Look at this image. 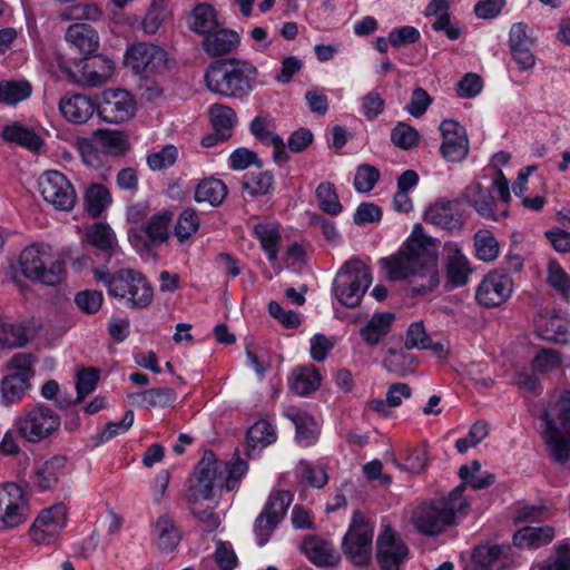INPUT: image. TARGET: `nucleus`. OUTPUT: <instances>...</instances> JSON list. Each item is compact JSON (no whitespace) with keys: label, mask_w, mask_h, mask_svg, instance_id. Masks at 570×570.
<instances>
[{"label":"nucleus","mask_w":570,"mask_h":570,"mask_svg":"<svg viewBox=\"0 0 570 570\" xmlns=\"http://www.w3.org/2000/svg\"><path fill=\"white\" fill-rule=\"evenodd\" d=\"M430 245V237L416 224L404 248L395 256L381 258L380 264L390 279H407L413 295L426 294L440 283L436 257Z\"/></svg>","instance_id":"f257e3e1"},{"label":"nucleus","mask_w":570,"mask_h":570,"mask_svg":"<svg viewBox=\"0 0 570 570\" xmlns=\"http://www.w3.org/2000/svg\"><path fill=\"white\" fill-rule=\"evenodd\" d=\"M463 493L464 484H459L448 497L420 504L411 518L415 529L424 535L435 537L454 525L456 515L466 514L469 507Z\"/></svg>","instance_id":"f03ea898"},{"label":"nucleus","mask_w":570,"mask_h":570,"mask_svg":"<svg viewBox=\"0 0 570 570\" xmlns=\"http://www.w3.org/2000/svg\"><path fill=\"white\" fill-rule=\"evenodd\" d=\"M257 69L247 61L230 58L209 63L205 72L207 88L227 98L243 99L253 90Z\"/></svg>","instance_id":"7ed1b4c3"},{"label":"nucleus","mask_w":570,"mask_h":570,"mask_svg":"<svg viewBox=\"0 0 570 570\" xmlns=\"http://www.w3.org/2000/svg\"><path fill=\"white\" fill-rule=\"evenodd\" d=\"M95 278L104 282L109 296L124 301L131 309L148 307L154 298V289L147 277L135 269L121 268L115 273L95 269Z\"/></svg>","instance_id":"20e7f679"},{"label":"nucleus","mask_w":570,"mask_h":570,"mask_svg":"<svg viewBox=\"0 0 570 570\" xmlns=\"http://www.w3.org/2000/svg\"><path fill=\"white\" fill-rule=\"evenodd\" d=\"M546 424L544 442L551 459L564 464L570 460V391H564L559 400L549 404L542 415Z\"/></svg>","instance_id":"39448f33"},{"label":"nucleus","mask_w":570,"mask_h":570,"mask_svg":"<svg viewBox=\"0 0 570 570\" xmlns=\"http://www.w3.org/2000/svg\"><path fill=\"white\" fill-rule=\"evenodd\" d=\"M22 274L48 286L59 285L63 281L65 258H53L49 245H32L22 250L19 257Z\"/></svg>","instance_id":"423d86ee"},{"label":"nucleus","mask_w":570,"mask_h":570,"mask_svg":"<svg viewBox=\"0 0 570 570\" xmlns=\"http://www.w3.org/2000/svg\"><path fill=\"white\" fill-rule=\"evenodd\" d=\"M372 284V274L364 262L352 258L343 264L334 279L337 301L348 307H356Z\"/></svg>","instance_id":"0eeeda50"},{"label":"nucleus","mask_w":570,"mask_h":570,"mask_svg":"<svg viewBox=\"0 0 570 570\" xmlns=\"http://www.w3.org/2000/svg\"><path fill=\"white\" fill-rule=\"evenodd\" d=\"M373 533V523L355 511L342 540V551L354 566L366 567L371 563Z\"/></svg>","instance_id":"6e6552de"},{"label":"nucleus","mask_w":570,"mask_h":570,"mask_svg":"<svg viewBox=\"0 0 570 570\" xmlns=\"http://www.w3.org/2000/svg\"><path fill=\"white\" fill-rule=\"evenodd\" d=\"M194 474L195 483L189 487L187 492V498L193 503L212 499L215 488H225L223 462H219L210 450L204 452Z\"/></svg>","instance_id":"1a4fd4ad"},{"label":"nucleus","mask_w":570,"mask_h":570,"mask_svg":"<svg viewBox=\"0 0 570 570\" xmlns=\"http://www.w3.org/2000/svg\"><path fill=\"white\" fill-rule=\"evenodd\" d=\"M60 416L50 407L38 404L26 410L16 420L19 433L29 442H39L60 426Z\"/></svg>","instance_id":"9d476101"},{"label":"nucleus","mask_w":570,"mask_h":570,"mask_svg":"<svg viewBox=\"0 0 570 570\" xmlns=\"http://www.w3.org/2000/svg\"><path fill=\"white\" fill-rule=\"evenodd\" d=\"M167 61V52L150 42L135 43L126 51V65L146 80L164 73Z\"/></svg>","instance_id":"9b49d317"},{"label":"nucleus","mask_w":570,"mask_h":570,"mask_svg":"<svg viewBox=\"0 0 570 570\" xmlns=\"http://www.w3.org/2000/svg\"><path fill=\"white\" fill-rule=\"evenodd\" d=\"M39 190L43 199L59 210H71L77 194L69 179L58 170L43 173L39 178Z\"/></svg>","instance_id":"f8f14e48"},{"label":"nucleus","mask_w":570,"mask_h":570,"mask_svg":"<svg viewBox=\"0 0 570 570\" xmlns=\"http://www.w3.org/2000/svg\"><path fill=\"white\" fill-rule=\"evenodd\" d=\"M292 500L293 494L285 490L275 491L269 495L264 510L255 522V533L259 546H264L268 541L271 533L285 517Z\"/></svg>","instance_id":"ddd939ff"},{"label":"nucleus","mask_w":570,"mask_h":570,"mask_svg":"<svg viewBox=\"0 0 570 570\" xmlns=\"http://www.w3.org/2000/svg\"><path fill=\"white\" fill-rule=\"evenodd\" d=\"M27 514L22 489L14 483L0 487V530L18 527L26 521Z\"/></svg>","instance_id":"4468645a"},{"label":"nucleus","mask_w":570,"mask_h":570,"mask_svg":"<svg viewBox=\"0 0 570 570\" xmlns=\"http://www.w3.org/2000/svg\"><path fill=\"white\" fill-rule=\"evenodd\" d=\"M409 556L405 542L387 525L376 539V561L381 570H400Z\"/></svg>","instance_id":"2eb2a0df"},{"label":"nucleus","mask_w":570,"mask_h":570,"mask_svg":"<svg viewBox=\"0 0 570 570\" xmlns=\"http://www.w3.org/2000/svg\"><path fill=\"white\" fill-rule=\"evenodd\" d=\"M513 292V281L507 273L498 271L485 275L479 285L475 298L479 304L491 308L503 304Z\"/></svg>","instance_id":"dca6fc26"},{"label":"nucleus","mask_w":570,"mask_h":570,"mask_svg":"<svg viewBox=\"0 0 570 570\" xmlns=\"http://www.w3.org/2000/svg\"><path fill=\"white\" fill-rule=\"evenodd\" d=\"M97 110L101 119L107 122H124L134 115V101L128 91L109 89L102 92Z\"/></svg>","instance_id":"f3484780"},{"label":"nucleus","mask_w":570,"mask_h":570,"mask_svg":"<svg viewBox=\"0 0 570 570\" xmlns=\"http://www.w3.org/2000/svg\"><path fill=\"white\" fill-rule=\"evenodd\" d=\"M442 134L441 153L449 161L458 163L469 154V139L465 128L454 119H445L440 125Z\"/></svg>","instance_id":"a211bd4d"},{"label":"nucleus","mask_w":570,"mask_h":570,"mask_svg":"<svg viewBox=\"0 0 570 570\" xmlns=\"http://www.w3.org/2000/svg\"><path fill=\"white\" fill-rule=\"evenodd\" d=\"M40 327L41 323L35 318L0 323V348L12 350L24 346L36 336Z\"/></svg>","instance_id":"6ab92c4d"},{"label":"nucleus","mask_w":570,"mask_h":570,"mask_svg":"<svg viewBox=\"0 0 570 570\" xmlns=\"http://www.w3.org/2000/svg\"><path fill=\"white\" fill-rule=\"evenodd\" d=\"M461 199L438 200L430 205L424 214V222L436 227L453 230L462 226V216L458 210Z\"/></svg>","instance_id":"aec40b11"},{"label":"nucleus","mask_w":570,"mask_h":570,"mask_svg":"<svg viewBox=\"0 0 570 570\" xmlns=\"http://www.w3.org/2000/svg\"><path fill=\"white\" fill-rule=\"evenodd\" d=\"M239 35L228 28L213 29L202 41L203 50L212 58L228 55L239 46Z\"/></svg>","instance_id":"412c9836"},{"label":"nucleus","mask_w":570,"mask_h":570,"mask_svg":"<svg viewBox=\"0 0 570 570\" xmlns=\"http://www.w3.org/2000/svg\"><path fill=\"white\" fill-rule=\"evenodd\" d=\"M302 549L306 557L316 566L334 567L341 560V556L333 544L317 535L305 537Z\"/></svg>","instance_id":"4be33fe9"},{"label":"nucleus","mask_w":570,"mask_h":570,"mask_svg":"<svg viewBox=\"0 0 570 570\" xmlns=\"http://www.w3.org/2000/svg\"><path fill=\"white\" fill-rule=\"evenodd\" d=\"M59 110L63 118L73 124H85L94 115L95 104L85 95L65 96L59 101Z\"/></svg>","instance_id":"5701e85b"},{"label":"nucleus","mask_w":570,"mask_h":570,"mask_svg":"<svg viewBox=\"0 0 570 570\" xmlns=\"http://www.w3.org/2000/svg\"><path fill=\"white\" fill-rule=\"evenodd\" d=\"M462 199L472 206L484 218L498 219L494 207L495 199L489 188H484L479 181H472L462 193Z\"/></svg>","instance_id":"b1692460"},{"label":"nucleus","mask_w":570,"mask_h":570,"mask_svg":"<svg viewBox=\"0 0 570 570\" xmlns=\"http://www.w3.org/2000/svg\"><path fill=\"white\" fill-rule=\"evenodd\" d=\"M66 40L75 46L85 58L92 55L99 46V37L94 28L86 23L71 24L66 31Z\"/></svg>","instance_id":"393cba45"},{"label":"nucleus","mask_w":570,"mask_h":570,"mask_svg":"<svg viewBox=\"0 0 570 570\" xmlns=\"http://www.w3.org/2000/svg\"><path fill=\"white\" fill-rule=\"evenodd\" d=\"M114 61L105 56L83 58L81 72L83 79L90 86L102 85L114 72Z\"/></svg>","instance_id":"a878e982"},{"label":"nucleus","mask_w":570,"mask_h":570,"mask_svg":"<svg viewBox=\"0 0 570 570\" xmlns=\"http://www.w3.org/2000/svg\"><path fill=\"white\" fill-rule=\"evenodd\" d=\"M134 405L149 407H165L171 405L177 394L171 387H154L128 395Z\"/></svg>","instance_id":"bb28decb"},{"label":"nucleus","mask_w":570,"mask_h":570,"mask_svg":"<svg viewBox=\"0 0 570 570\" xmlns=\"http://www.w3.org/2000/svg\"><path fill=\"white\" fill-rule=\"evenodd\" d=\"M507 566L503 549L499 546H480L472 554L473 570H502Z\"/></svg>","instance_id":"cd10ccee"},{"label":"nucleus","mask_w":570,"mask_h":570,"mask_svg":"<svg viewBox=\"0 0 570 570\" xmlns=\"http://www.w3.org/2000/svg\"><path fill=\"white\" fill-rule=\"evenodd\" d=\"M394 321V314L390 312L376 313L372 318L360 330V335L363 341L374 346L387 335L392 323Z\"/></svg>","instance_id":"c85d7f7f"},{"label":"nucleus","mask_w":570,"mask_h":570,"mask_svg":"<svg viewBox=\"0 0 570 570\" xmlns=\"http://www.w3.org/2000/svg\"><path fill=\"white\" fill-rule=\"evenodd\" d=\"M554 529L550 525L524 527L513 535V543L518 548H539L553 540Z\"/></svg>","instance_id":"c756f323"},{"label":"nucleus","mask_w":570,"mask_h":570,"mask_svg":"<svg viewBox=\"0 0 570 570\" xmlns=\"http://www.w3.org/2000/svg\"><path fill=\"white\" fill-rule=\"evenodd\" d=\"M219 26L217 21V12L209 3H198L191 10L188 17L189 29L198 35L206 36L213 29Z\"/></svg>","instance_id":"7c9ffc66"},{"label":"nucleus","mask_w":570,"mask_h":570,"mask_svg":"<svg viewBox=\"0 0 570 570\" xmlns=\"http://www.w3.org/2000/svg\"><path fill=\"white\" fill-rule=\"evenodd\" d=\"M321 385V375L314 365L301 366L292 373L291 390L304 396L316 391Z\"/></svg>","instance_id":"2f4dec72"},{"label":"nucleus","mask_w":570,"mask_h":570,"mask_svg":"<svg viewBox=\"0 0 570 570\" xmlns=\"http://www.w3.org/2000/svg\"><path fill=\"white\" fill-rule=\"evenodd\" d=\"M94 141L104 155L120 156L129 148L126 135L117 130L99 129L94 135Z\"/></svg>","instance_id":"473e14b6"},{"label":"nucleus","mask_w":570,"mask_h":570,"mask_svg":"<svg viewBox=\"0 0 570 570\" xmlns=\"http://www.w3.org/2000/svg\"><path fill=\"white\" fill-rule=\"evenodd\" d=\"M254 234L259 239L261 246L266 252L269 262L275 263L282 242L278 225L274 223H258L254 226Z\"/></svg>","instance_id":"72a5a7b5"},{"label":"nucleus","mask_w":570,"mask_h":570,"mask_svg":"<svg viewBox=\"0 0 570 570\" xmlns=\"http://www.w3.org/2000/svg\"><path fill=\"white\" fill-rule=\"evenodd\" d=\"M158 548L163 551H174L179 544L181 534L173 518L168 514L160 515L155 524Z\"/></svg>","instance_id":"f704fd0d"},{"label":"nucleus","mask_w":570,"mask_h":570,"mask_svg":"<svg viewBox=\"0 0 570 570\" xmlns=\"http://www.w3.org/2000/svg\"><path fill=\"white\" fill-rule=\"evenodd\" d=\"M86 242L108 255H112L117 247V240L111 228L102 223L90 226L85 235Z\"/></svg>","instance_id":"c9c22d12"},{"label":"nucleus","mask_w":570,"mask_h":570,"mask_svg":"<svg viewBox=\"0 0 570 570\" xmlns=\"http://www.w3.org/2000/svg\"><path fill=\"white\" fill-rule=\"evenodd\" d=\"M274 176L268 170L259 167L245 174L243 178V190L250 197L264 196L273 187Z\"/></svg>","instance_id":"e433bc0d"},{"label":"nucleus","mask_w":570,"mask_h":570,"mask_svg":"<svg viewBox=\"0 0 570 570\" xmlns=\"http://www.w3.org/2000/svg\"><path fill=\"white\" fill-rule=\"evenodd\" d=\"M227 195V187L216 178L202 180L195 189V200L197 203H209L212 206H219Z\"/></svg>","instance_id":"4c0bfd02"},{"label":"nucleus","mask_w":570,"mask_h":570,"mask_svg":"<svg viewBox=\"0 0 570 570\" xmlns=\"http://www.w3.org/2000/svg\"><path fill=\"white\" fill-rule=\"evenodd\" d=\"M65 465V456L51 458L37 471L33 483L42 491L52 489L57 484Z\"/></svg>","instance_id":"58836bf2"},{"label":"nucleus","mask_w":570,"mask_h":570,"mask_svg":"<svg viewBox=\"0 0 570 570\" xmlns=\"http://www.w3.org/2000/svg\"><path fill=\"white\" fill-rule=\"evenodd\" d=\"M2 138L10 142H16L32 151H37L41 145V138L35 132L33 129L24 127L20 124L6 126L2 130Z\"/></svg>","instance_id":"ea45409f"},{"label":"nucleus","mask_w":570,"mask_h":570,"mask_svg":"<svg viewBox=\"0 0 570 570\" xmlns=\"http://www.w3.org/2000/svg\"><path fill=\"white\" fill-rule=\"evenodd\" d=\"M30 389V382L26 374H9L1 382V397L4 405H10L22 399L27 390Z\"/></svg>","instance_id":"a19ab883"},{"label":"nucleus","mask_w":570,"mask_h":570,"mask_svg":"<svg viewBox=\"0 0 570 570\" xmlns=\"http://www.w3.org/2000/svg\"><path fill=\"white\" fill-rule=\"evenodd\" d=\"M247 451L246 454L252 456V452L256 448H265L276 440L273 426L265 420L255 422L247 431Z\"/></svg>","instance_id":"79ce46f5"},{"label":"nucleus","mask_w":570,"mask_h":570,"mask_svg":"<svg viewBox=\"0 0 570 570\" xmlns=\"http://www.w3.org/2000/svg\"><path fill=\"white\" fill-rule=\"evenodd\" d=\"M86 209L92 218H98L111 203L108 188L101 184H91L85 194Z\"/></svg>","instance_id":"37998d69"},{"label":"nucleus","mask_w":570,"mask_h":570,"mask_svg":"<svg viewBox=\"0 0 570 570\" xmlns=\"http://www.w3.org/2000/svg\"><path fill=\"white\" fill-rule=\"evenodd\" d=\"M213 129L222 138H230L236 124V112L228 106L215 104L210 107Z\"/></svg>","instance_id":"c03bdc74"},{"label":"nucleus","mask_w":570,"mask_h":570,"mask_svg":"<svg viewBox=\"0 0 570 570\" xmlns=\"http://www.w3.org/2000/svg\"><path fill=\"white\" fill-rule=\"evenodd\" d=\"M58 17L62 21H98L102 17V11L96 3L80 1L66 7L59 12Z\"/></svg>","instance_id":"a18cd8bd"},{"label":"nucleus","mask_w":570,"mask_h":570,"mask_svg":"<svg viewBox=\"0 0 570 570\" xmlns=\"http://www.w3.org/2000/svg\"><path fill=\"white\" fill-rule=\"evenodd\" d=\"M385 368L399 376H405L414 372L416 366L415 356L407 354L403 351H395L390 348L387 356L383 361Z\"/></svg>","instance_id":"49530a36"},{"label":"nucleus","mask_w":570,"mask_h":570,"mask_svg":"<svg viewBox=\"0 0 570 570\" xmlns=\"http://www.w3.org/2000/svg\"><path fill=\"white\" fill-rule=\"evenodd\" d=\"M481 471V463L478 460H473L469 465H462L459 470V476L462 480L461 484H470L475 490L487 489L495 482V475L488 473L485 476L480 478L479 472Z\"/></svg>","instance_id":"de8ad7c7"},{"label":"nucleus","mask_w":570,"mask_h":570,"mask_svg":"<svg viewBox=\"0 0 570 570\" xmlns=\"http://www.w3.org/2000/svg\"><path fill=\"white\" fill-rule=\"evenodd\" d=\"M474 249L479 259L491 262L498 257L500 245L490 230L481 229L474 235Z\"/></svg>","instance_id":"09e8293b"},{"label":"nucleus","mask_w":570,"mask_h":570,"mask_svg":"<svg viewBox=\"0 0 570 570\" xmlns=\"http://www.w3.org/2000/svg\"><path fill=\"white\" fill-rule=\"evenodd\" d=\"M31 95V86L26 80L0 81V102L14 105Z\"/></svg>","instance_id":"8fccbe9b"},{"label":"nucleus","mask_w":570,"mask_h":570,"mask_svg":"<svg viewBox=\"0 0 570 570\" xmlns=\"http://www.w3.org/2000/svg\"><path fill=\"white\" fill-rule=\"evenodd\" d=\"M471 269L466 258L460 253L455 252L448 259L446 277L452 286H463L468 282Z\"/></svg>","instance_id":"3c124183"},{"label":"nucleus","mask_w":570,"mask_h":570,"mask_svg":"<svg viewBox=\"0 0 570 570\" xmlns=\"http://www.w3.org/2000/svg\"><path fill=\"white\" fill-rule=\"evenodd\" d=\"M315 196L320 208L324 213L336 216L342 212L343 207L332 183H321L316 188Z\"/></svg>","instance_id":"603ef678"},{"label":"nucleus","mask_w":570,"mask_h":570,"mask_svg":"<svg viewBox=\"0 0 570 570\" xmlns=\"http://www.w3.org/2000/svg\"><path fill=\"white\" fill-rule=\"evenodd\" d=\"M173 219L171 212H164L151 217L145 227V233L153 242H165L168 238V226Z\"/></svg>","instance_id":"864d4df0"},{"label":"nucleus","mask_w":570,"mask_h":570,"mask_svg":"<svg viewBox=\"0 0 570 570\" xmlns=\"http://www.w3.org/2000/svg\"><path fill=\"white\" fill-rule=\"evenodd\" d=\"M199 228V217L195 209L187 208L179 215L175 225V235L180 243L188 239Z\"/></svg>","instance_id":"5fc2aeb1"},{"label":"nucleus","mask_w":570,"mask_h":570,"mask_svg":"<svg viewBox=\"0 0 570 570\" xmlns=\"http://www.w3.org/2000/svg\"><path fill=\"white\" fill-rule=\"evenodd\" d=\"M99 381V371L96 368H82L77 373L76 377V390L77 396L76 402H82L86 396L92 393Z\"/></svg>","instance_id":"6e6d98bb"},{"label":"nucleus","mask_w":570,"mask_h":570,"mask_svg":"<svg viewBox=\"0 0 570 570\" xmlns=\"http://www.w3.org/2000/svg\"><path fill=\"white\" fill-rule=\"evenodd\" d=\"M392 142L404 150L411 149L419 142L416 129L405 122H399L391 131Z\"/></svg>","instance_id":"4d7b16f0"},{"label":"nucleus","mask_w":570,"mask_h":570,"mask_svg":"<svg viewBox=\"0 0 570 570\" xmlns=\"http://www.w3.org/2000/svg\"><path fill=\"white\" fill-rule=\"evenodd\" d=\"M67 507L63 503H57L43 509L35 521L40 525L50 524L52 528L56 527V530H62L67 523Z\"/></svg>","instance_id":"13d9d810"},{"label":"nucleus","mask_w":570,"mask_h":570,"mask_svg":"<svg viewBox=\"0 0 570 570\" xmlns=\"http://www.w3.org/2000/svg\"><path fill=\"white\" fill-rule=\"evenodd\" d=\"M380 179V171L376 167L363 164L357 167L354 176V187L360 193H368Z\"/></svg>","instance_id":"bf43d9fd"},{"label":"nucleus","mask_w":570,"mask_h":570,"mask_svg":"<svg viewBox=\"0 0 570 570\" xmlns=\"http://www.w3.org/2000/svg\"><path fill=\"white\" fill-rule=\"evenodd\" d=\"M296 426V439L305 445L311 444L318 434L315 421L305 414H296L293 416Z\"/></svg>","instance_id":"052dcab7"},{"label":"nucleus","mask_w":570,"mask_h":570,"mask_svg":"<svg viewBox=\"0 0 570 570\" xmlns=\"http://www.w3.org/2000/svg\"><path fill=\"white\" fill-rule=\"evenodd\" d=\"M178 150L174 145H166L161 150L147 156V164L154 171L173 166L176 163Z\"/></svg>","instance_id":"680f3d73"},{"label":"nucleus","mask_w":570,"mask_h":570,"mask_svg":"<svg viewBox=\"0 0 570 570\" xmlns=\"http://www.w3.org/2000/svg\"><path fill=\"white\" fill-rule=\"evenodd\" d=\"M273 121L267 117H255L249 126L252 135L264 144H281V137L269 130Z\"/></svg>","instance_id":"e2e57ef3"},{"label":"nucleus","mask_w":570,"mask_h":570,"mask_svg":"<svg viewBox=\"0 0 570 570\" xmlns=\"http://www.w3.org/2000/svg\"><path fill=\"white\" fill-rule=\"evenodd\" d=\"M548 283L564 296L570 293V277L556 261L549 263Z\"/></svg>","instance_id":"0e129e2a"},{"label":"nucleus","mask_w":570,"mask_h":570,"mask_svg":"<svg viewBox=\"0 0 570 570\" xmlns=\"http://www.w3.org/2000/svg\"><path fill=\"white\" fill-rule=\"evenodd\" d=\"M102 301L101 292L95 289L79 292L75 297L77 306L87 314L97 313L102 305Z\"/></svg>","instance_id":"69168bd1"},{"label":"nucleus","mask_w":570,"mask_h":570,"mask_svg":"<svg viewBox=\"0 0 570 570\" xmlns=\"http://www.w3.org/2000/svg\"><path fill=\"white\" fill-rule=\"evenodd\" d=\"M561 355L554 350H542L532 361L535 372L548 373L561 365Z\"/></svg>","instance_id":"338daca9"},{"label":"nucleus","mask_w":570,"mask_h":570,"mask_svg":"<svg viewBox=\"0 0 570 570\" xmlns=\"http://www.w3.org/2000/svg\"><path fill=\"white\" fill-rule=\"evenodd\" d=\"M431 104L432 98L428 91L417 87L412 91L411 100L405 109L411 116L419 118L426 112Z\"/></svg>","instance_id":"774afa93"}]
</instances>
